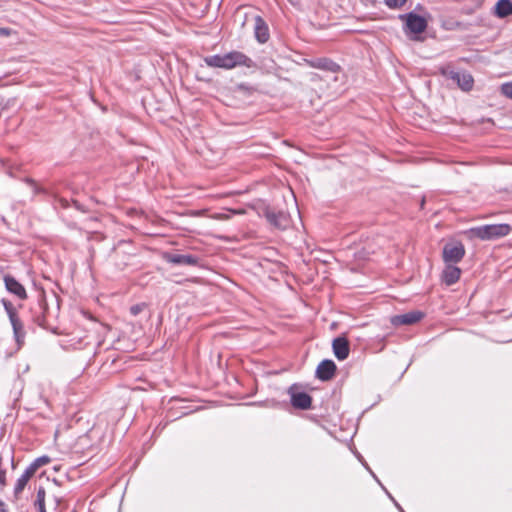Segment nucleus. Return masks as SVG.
Returning a JSON list of instances; mask_svg holds the SVG:
<instances>
[{"instance_id":"obj_1","label":"nucleus","mask_w":512,"mask_h":512,"mask_svg":"<svg viewBox=\"0 0 512 512\" xmlns=\"http://www.w3.org/2000/svg\"><path fill=\"white\" fill-rule=\"evenodd\" d=\"M60 311V301L56 294L49 298L44 291L40 292L37 300L31 304L29 312L31 320L41 327H46L50 321L58 318Z\"/></svg>"},{"instance_id":"obj_2","label":"nucleus","mask_w":512,"mask_h":512,"mask_svg":"<svg viewBox=\"0 0 512 512\" xmlns=\"http://www.w3.org/2000/svg\"><path fill=\"white\" fill-rule=\"evenodd\" d=\"M204 62L211 68H222L226 70L233 69L238 66L251 68L254 62L246 54L240 51H231L226 54L211 55L204 58Z\"/></svg>"},{"instance_id":"obj_3","label":"nucleus","mask_w":512,"mask_h":512,"mask_svg":"<svg viewBox=\"0 0 512 512\" xmlns=\"http://www.w3.org/2000/svg\"><path fill=\"white\" fill-rule=\"evenodd\" d=\"M511 232L509 224H490L470 228L466 233L469 238L488 241L507 236Z\"/></svg>"},{"instance_id":"obj_4","label":"nucleus","mask_w":512,"mask_h":512,"mask_svg":"<svg viewBox=\"0 0 512 512\" xmlns=\"http://www.w3.org/2000/svg\"><path fill=\"white\" fill-rule=\"evenodd\" d=\"M262 215L271 226L279 230H286L291 224L290 215L282 210L267 206L263 208Z\"/></svg>"},{"instance_id":"obj_5","label":"nucleus","mask_w":512,"mask_h":512,"mask_svg":"<svg viewBox=\"0 0 512 512\" xmlns=\"http://www.w3.org/2000/svg\"><path fill=\"white\" fill-rule=\"evenodd\" d=\"M287 392L290 396L291 405L295 409L308 410L311 408L312 397L308 393L301 391V386L293 384L288 388Z\"/></svg>"},{"instance_id":"obj_6","label":"nucleus","mask_w":512,"mask_h":512,"mask_svg":"<svg viewBox=\"0 0 512 512\" xmlns=\"http://www.w3.org/2000/svg\"><path fill=\"white\" fill-rule=\"evenodd\" d=\"M465 252L461 242H449L443 247L442 258L444 263L457 264L464 258Z\"/></svg>"},{"instance_id":"obj_7","label":"nucleus","mask_w":512,"mask_h":512,"mask_svg":"<svg viewBox=\"0 0 512 512\" xmlns=\"http://www.w3.org/2000/svg\"><path fill=\"white\" fill-rule=\"evenodd\" d=\"M3 281L6 290L19 300H26L28 295L27 291L22 283H20L13 275L5 274Z\"/></svg>"},{"instance_id":"obj_8","label":"nucleus","mask_w":512,"mask_h":512,"mask_svg":"<svg viewBox=\"0 0 512 512\" xmlns=\"http://www.w3.org/2000/svg\"><path fill=\"white\" fill-rule=\"evenodd\" d=\"M164 258L168 263L175 265L201 266V258L193 254L166 253Z\"/></svg>"},{"instance_id":"obj_9","label":"nucleus","mask_w":512,"mask_h":512,"mask_svg":"<svg viewBox=\"0 0 512 512\" xmlns=\"http://www.w3.org/2000/svg\"><path fill=\"white\" fill-rule=\"evenodd\" d=\"M401 18L406 20V27L411 33L420 34L427 28L426 19L413 12L403 15Z\"/></svg>"},{"instance_id":"obj_10","label":"nucleus","mask_w":512,"mask_h":512,"mask_svg":"<svg viewBox=\"0 0 512 512\" xmlns=\"http://www.w3.org/2000/svg\"><path fill=\"white\" fill-rule=\"evenodd\" d=\"M305 63L311 68H316L333 73H337L341 69L336 62L327 57L305 59Z\"/></svg>"},{"instance_id":"obj_11","label":"nucleus","mask_w":512,"mask_h":512,"mask_svg":"<svg viewBox=\"0 0 512 512\" xmlns=\"http://www.w3.org/2000/svg\"><path fill=\"white\" fill-rule=\"evenodd\" d=\"M336 364L329 359L321 361L316 368V377L321 381L331 380L336 373Z\"/></svg>"},{"instance_id":"obj_12","label":"nucleus","mask_w":512,"mask_h":512,"mask_svg":"<svg viewBox=\"0 0 512 512\" xmlns=\"http://www.w3.org/2000/svg\"><path fill=\"white\" fill-rule=\"evenodd\" d=\"M332 349L338 360L343 361L347 359L350 352L349 340L345 336L336 337L332 342Z\"/></svg>"},{"instance_id":"obj_13","label":"nucleus","mask_w":512,"mask_h":512,"mask_svg":"<svg viewBox=\"0 0 512 512\" xmlns=\"http://www.w3.org/2000/svg\"><path fill=\"white\" fill-rule=\"evenodd\" d=\"M254 34L256 40L261 44L266 43L270 38L268 25L259 15L254 17Z\"/></svg>"},{"instance_id":"obj_14","label":"nucleus","mask_w":512,"mask_h":512,"mask_svg":"<svg viewBox=\"0 0 512 512\" xmlns=\"http://www.w3.org/2000/svg\"><path fill=\"white\" fill-rule=\"evenodd\" d=\"M424 313L421 311H410L405 314L396 315L392 318V323L398 325H412L421 321Z\"/></svg>"},{"instance_id":"obj_15","label":"nucleus","mask_w":512,"mask_h":512,"mask_svg":"<svg viewBox=\"0 0 512 512\" xmlns=\"http://www.w3.org/2000/svg\"><path fill=\"white\" fill-rule=\"evenodd\" d=\"M461 276V269L457 267L455 264L445 263V268L442 272V280L443 282L451 286L458 282Z\"/></svg>"},{"instance_id":"obj_16","label":"nucleus","mask_w":512,"mask_h":512,"mask_svg":"<svg viewBox=\"0 0 512 512\" xmlns=\"http://www.w3.org/2000/svg\"><path fill=\"white\" fill-rule=\"evenodd\" d=\"M449 77L455 81L463 91H469L473 87L474 80L469 73L451 71Z\"/></svg>"},{"instance_id":"obj_17","label":"nucleus","mask_w":512,"mask_h":512,"mask_svg":"<svg viewBox=\"0 0 512 512\" xmlns=\"http://www.w3.org/2000/svg\"><path fill=\"white\" fill-rule=\"evenodd\" d=\"M12 329H13V335L14 339L16 341L18 349H20L24 342L26 337V331L24 328V324L21 320V318L14 319L13 321H10Z\"/></svg>"},{"instance_id":"obj_18","label":"nucleus","mask_w":512,"mask_h":512,"mask_svg":"<svg viewBox=\"0 0 512 512\" xmlns=\"http://www.w3.org/2000/svg\"><path fill=\"white\" fill-rule=\"evenodd\" d=\"M494 14L498 18H505L512 15V1L499 0L495 5Z\"/></svg>"},{"instance_id":"obj_19","label":"nucleus","mask_w":512,"mask_h":512,"mask_svg":"<svg viewBox=\"0 0 512 512\" xmlns=\"http://www.w3.org/2000/svg\"><path fill=\"white\" fill-rule=\"evenodd\" d=\"M46 491L43 486H39L34 501V507L38 512H47L45 507Z\"/></svg>"},{"instance_id":"obj_20","label":"nucleus","mask_w":512,"mask_h":512,"mask_svg":"<svg viewBox=\"0 0 512 512\" xmlns=\"http://www.w3.org/2000/svg\"><path fill=\"white\" fill-rule=\"evenodd\" d=\"M355 458L358 459V461L365 467L366 470L369 471V473L372 475V477L375 479V481L381 486V488L386 492L388 491L385 486L381 483V481L378 479V477L375 475V473L371 470L368 463L364 459V457L359 453V450H351Z\"/></svg>"},{"instance_id":"obj_21","label":"nucleus","mask_w":512,"mask_h":512,"mask_svg":"<svg viewBox=\"0 0 512 512\" xmlns=\"http://www.w3.org/2000/svg\"><path fill=\"white\" fill-rule=\"evenodd\" d=\"M355 458L358 459V461L365 467L366 470L369 471V473L372 475V477L375 479V481L381 486V488L386 492L388 491L385 486L381 483V481L378 479V477L375 475V473L371 470L368 463L364 459V457L359 453V450H351Z\"/></svg>"},{"instance_id":"obj_22","label":"nucleus","mask_w":512,"mask_h":512,"mask_svg":"<svg viewBox=\"0 0 512 512\" xmlns=\"http://www.w3.org/2000/svg\"><path fill=\"white\" fill-rule=\"evenodd\" d=\"M2 304L4 306V309H5L6 313H7L10 321H13L14 319L20 318L19 314L17 312L16 307L14 306V304L10 300L3 299L2 300Z\"/></svg>"},{"instance_id":"obj_23","label":"nucleus","mask_w":512,"mask_h":512,"mask_svg":"<svg viewBox=\"0 0 512 512\" xmlns=\"http://www.w3.org/2000/svg\"><path fill=\"white\" fill-rule=\"evenodd\" d=\"M50 462V458L48 456H41V457H38L36 458L35 460H33L29 465H28V468L30 470L33 471V473L35 474V472L38 470V468H40L41 466L47 464Z\"/></svg>"},{"instance_id":"obj_24","label":"nucleus","mask_w":512,"mask_h":512,"mask_svg":"<svg viewBox=\"0 0 512 512\" xmlns=\"http://www.w3.org/2000/svg\"><path fill=\"white\" fill-rule=\"evenodd\" d=\"M235 90L240 92V93H242L245 96H250V95H252L256 91L255 88L250 87V86H248L246 84H243V83L238 84L236 86Z\"/></svg>"},{"instance_id":"obj_25","label":"nucleus","mask_w":512,"mask_h":512,"mask_svg":"<svg viewBox=\"0 0 512 512\" xmlns=\"http://www.w3.org/2000/svg\"><path fill=\"white\" fill-rule=\"evenodd\" d=\"M28 481H26L24 478L19 477L15 483L14 486V495L16 497L19 496V494L24 490L25 486L27 485Z\"/></svg>"},{"instance_id":"obj_26","label":"nucleus","mask_w":512,"mask_h":512,"mask_svg":"<svg viewBox=\"0 0 512 512\" xmlns=\"http://www.w3.org/2000/svg\"><path fill=\"white\" fill-rule=\"evenodd\" d=\"M500 92L505 97L512 99V81L503 83L500 87Z\"/></svg>"},{"instance_id":"obj_27","label":"nucleus","mask_w":512,"mask_h":512,"mask_svg":"<svg viewBox=\"0 0 512 512\" xmlns=\"http://www.w3.org/2000/svg\"><path fill=\"white\" fill-rule=\"evenodd\" d=\"M147 308V304L142 302L135 304L130 307V313L132 316H138L141 312H143Z\"/></svg>"},{"instance_id":"obj_28","label":"nucleus","mask_w":512,"mask_h":512,"mask_svg":"<svg viewBox=\"0 0 512 512\" xmlns=\"http://www.w3.org/2000/svg\"><path fill=\"white\" fill-rule=\"evenodd\" d=\"M407 0H385V4L389 7V8H400L402 7L405 3H406Z\"/></svg>"},{"instance_id":"obj_29","label":"nucleus","mask_w":512,"mask_h":512,"mask_svg":"<svg viewBox=\"0 0 512 512\" xmlns=\"http://www.w3.org/2000/svg\"><path fill=\"white\" fill-rule=\"evenodd\" d=\"M5 486H6V470L3 468H0V494L3 492Z\"/></svg>"},{"instance_id":"obj_30","label":"nucleus","mask_w":512,"mask_h":512,"mask_svg":"<svg viewBox=\"0 0 512 512\" xmlns=\"http://www.w3.org/2000/svg\"><path fill=\"white\" fill-rule=\"evenodd\" d=\"M55 202L60 205V207L66 209L69 207V202L67 199L65 198H62V197H56L55 198Z\"/></svg>"},{"instance_id":"obj_31","label":"nucleus","mask_w":512,"mask_h":512,"mask_svg":"<svg viewBox=\"0 0 512 512\" xmlns=\"http://www.w3.org/2000/svg\"><path fill=\"white\" fill-rule=\"evenodd\" d=\"M34 475L33 471L30 470L28 467L25 469L23 474L20 476L24 478L26 481H29V479Z\"/></svg>"},{"instance_id":"obj_32","label":"nucleus","mask_w":512,"mask_h":512,"mask_svg":"<svg viewBox=\"0 0 512 512\" xmlns=\"http://www.w3.org/2000/svg\"><path fill=\"white\" fill-rule=\"evenodd\" d=\"M386 495L388 496V498L393 502V504L395 505V507L399 510V511H402V507L400 506V504L395 500V498L390 494L389 491H386Z\"/></svg>"},{"instance_id":"obj_33","label":"nucleus","mask_w":512,"mask_h":512,"mask_svg":"<svg viewBox=\"0 0 512 512\" xmlns=\"http://www.w3.org/2000/svg\"><path fill=\"white\" fill-rule=\"evenodd\" d=\"M33 189H34L35 194H46L47 193V190L43 187H40L38 184H36V186H34Z\"/></svg>"},{"instance_id":"obj_34","label":"nucleus","mask_w":512,"mask_h":512,"mask_svg":"<svg viewBox=\"0 0 512 512\" xmlns=\"http://www.w3.org/2000/svg\"><path fill=\"white\" fill-rule=\"evenodd\" d=\"M0 512H8L7 505L0 499Z\"/></svg>"},{"instance_id":"obj_35","label":"nucleus","mask_w":512,"mask_h":512,"mask_svg":"<svg viewBox=\"0 0 512 512\" xmlns=\"http://www.w3.org/2000/svg\"><path fill=\"white\" fill-rule=\"evenodd\" d=\"M24 181H25L28 185H30L31 187H34V186H36V184H37V183H36V181H35L34 179H32V178H25V180H24Z\"/></svg>"},{"instance_id":"obj_36","label":"nucleus","mask_w":512,"mask_h":512,"mask_svg":"<svg viewBox=\"0 0 512 512\" xmlns=\"http://www.w3.org/2000/svg\"><path fill=\"white\" fill-rule=\"evenodd\" d=\"M72 203H73V206H74L76 209H78V210H80V211H84V209H83L82 205H81L77 200H73V201H72Z\"/></svg>"},{"instance_id":"obj_37","label":"nucleus","mask_w":512,"mask_h":512,"mask_svg":"<svg viewBox=\"0 0 512 512\" xmlns=\"http://www.w3.org/2000/svg\"><path fill=\"white\" fill-rule=\"evenodd\" d=\"M9 30L7 28H0V35H8Z\"/></svg>"},{"instance_id":"obj_38","label":"nucleus","mask_w":512,"mask_h":512,"mask_svg":"<svg viewBox=\"0 0 512 512\" xmlns=\"http://www.w3.org/2000/svg\"><path fill=\"white\" fill-rule=\"evenodd\" d=\"M216 218L220 219V220H226V219H229V216L226 214H220Z\"/></svg>"},{"instance_id":"obj_39","label":"nucleus","mask_w":512,"mask_h":512,"mask_svg":"<svg viewBox=\"0 0 512 512\" xmlns=\"http://www.w3.org/2000/svg\"><path fill=\"white\" fill-rule=\"evenodd\" d=\"M0 468H2V457L0 456Z\"/></svg>"},{"instance_id":"obj_40","label":"nucleus","mask_w":512,"mask_h":512,"mask_svg":"<svg viewBox=\"0 0 512 512\" xmlns=\"http://www.w3.org/2000/svg\"><path fill=\"white\" fill-rule=\"evenodd\" d=\"M10 458H11V461H13V459H14L13 454L10 455Z\"/></svg>"},{"instance_id":"obj_41","label":"nucleus","mask_w":512,"mask_h":512,"mask_svg":"<svg viewBox=\"0 0 512 512\" xmlns=\"http://www.w3.org/2000/svg\"><path fill=\"white\" fill-rule=\"evenodd\" d=\"M400 512H405V511L402 509V511H400Z\"/></svg>"}]
</instances>
